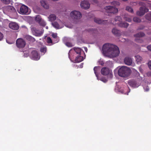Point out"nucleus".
<instances>
[{
	"label": "nucleus",
	"mask_w": 151,
	"mask_h": 151,
	"mask_svg": "<svg viewBox=\"0 0 151 151\" xmlns=\"http://www.w3.org/2000/svg\"><path fill=\"white\" fill-rule=\"evenodd\" d=\"M103 52L110 57H115L119 55L120 51L118 47L113 44L106 43L102 47Z\"/></svg>",
	"instance_id": "nucleus-1"
},
{
	"label": "nucleus",
	"mask_w": 151,
	"mask_h": 151,
	"mask_svg": "<svg viewBox=\"0 0 151 151\" xmlns=\"http://www.w3.org/2000/svg\"><path fill=\"white\" fill-rule=\"evenodd\" d=\"M131 70L126 66H123L120 68L118 72L119 75L123 77H127L130 74Z\"/></svg>",
	"instance_id": "nucleus-2"
},
{
	"label": "nucleus",
	"mask_w": 151,
	"mask_h": 151,
	"mask_svg": "<svg viewBox=\"0 0 151 151\" xmlns=\"http://www.w3.org/2000/svg\"><path fill=\"white\" fill-rule=\"evenodd\" d=\"M70 15L72 18L74 19H80L82 17V14L79 12L73 11L70 13Z\"/></svg>",
	"instance_id": "nucleus-3"
},
{
	"label": "nucleus",
	"mask_w": 151,
	"mask_h": 151,
	"mask_svg": "<svg viewBox=\"0 0 151 151\" xmlns=\"http://www.w3.org/2000/svg\"><path fill=\"white\" fill-rule=\"evenodd\" d=\"M16 44L18 48H22L25 46L26 42L23 39L21 38H19L16 40Z\"/></svg>",
	"instance_id": "nucleus-4"
},
{
	"label": "nucleus",
	"mask_w": 151,
	"mask_h": 151,
	"mask_svg": "<svg viewBox=\"0 0 151 151\" xmlns=\"http://www.w3.org/2000/svg\"><path fill=\"white\" fill-rule=\"evenodd\" d=\"M104 9L107 11V12L115 14L118 12V9L113 6H107L105 7Z\"/></svg>",
	"instance_id": "nucleus-5"
},
{
	"label": "nucleus",
	"mask_w": 151,
	"mask_h": 151,
	"mask_svg": "<svg viewBox=\"0 0 151 151\" xmlns=\"http://www.w3.org/2000/svg\"><path fill=\"white\" fill-rule=\"evenodd\" d=\"M148 11V9L146 7H141L139 8V11H137L136 14L137 15L141 16L144 15Z\"/></svg>",
	"instance_id": "nucleus-6"
},
{
	"label": "nucleus",
	"mask_w": 151,
	"mask_h": 151,
	"mask_svg": "<svg viewBox=\"0 0 151 151\" xmlns=\"http://www.w3.org/2000/svg\"><path fill=\"white\" fill-rule=\"evenodd\" d=\"M30 57L32 59L34 60H38L39 59L40 56L37 51L33 50L32 52L30 55Z\"/></svg>",
	"instance_id": "nucleus-7"
},
{
	"label": "nucleus",
	"mask_w": 151,
	"mask_h": 151,
	"mask_svg": "<svg viewBox=\"0 0 151 151\" xmlns=\"http://www.w3.org/2000/svg\"><path fill=\"white\" fill-rule=\"evenodd\" d=\"M32 31L33 34L37 37H40L42 36L44 32L43 30L40 31L37 29L35 27L32 28Z\"/></svg>",
	"instance_id": "nucleus-8"
},
{
	"label": "nucleus",
	"mask_w": 151,
	"mask_h": 151,
	"mask_svg": "<svg viewBox=\"0 0 151 151\" xmlns=\"http://www.w3.org/2000/svg\"><path fill=\"white\" fill-rule=\"evenodd\" d=\"M28 11V7L24 5H22L20 9L19 13L21 14H28L27 13Z\"/></svg>",
	"instance_id": "nucleus-9"
},
{
	"label": "nucleus",
	"mask_w": 151,
	"mask_h": 151,
	"mask_svg": "<svg viewBox=\"0 0 151 151\" xmlns=\"http://www.w3.org/2000/svg\"><path fill=\"white\" fill-rule=\"evenodd\" d=\"M9 27L14 30H17L19 29V26L17 23L14 22H11L9 25Z\"/></svg>",
	"instance_id": "nucleus-10"
},
{
	"label": "nucleus",
	"mask_w": 151,
	"mask_h": 151,
	"mask_svg": "<svg viewBox=\"0 0 151 151\" xmlns=\"http://www.w3.org/2000/svg\"><path fill=\"white\" fill-rule=\"evenodd\" d=\"M81 8L85 9H88L90 7V4L87 1H82L80 4Z\"/></svg>",
	"instance_id": "nucleus-11"
},
{
	"label": "nucleus",
	"mask_w": 151,
	"mask_h": 151,
	"mask_svg": "<svg viewBox=\"0 0 151 151\" xmlns=\"http://www.w3.org/2000/svg\"><path fill=\"white\" fill-rule=\"evenodd\" d=\"M132 59L129 57H126L124 60V62L125 64L128 65H131L132 63Z\"/></svg>",
	"instance_id": "nucleus-12"
},
{
	"label": "nucleus",
	"mask_w": 151,
	"mask_h": 151,
	"mask_svg": "<svg viewBox=\"0 0 151 151\" xmlns=\"http://www.w3.org/2000/svg\"><path fill=\"white\" fill-rule=\"evenodd\" d=\"M101 74L104 75H107L109 73V70L107 67L103 68L101 70Z\"/></svg>",
	"instance_id": "nucleus-13"
},
{
	"label": "nucleus",
	"mask_w": 151,
	"mask_h": 151,
	"mask_svg": "<svg viewBox=\"0 0 151 151\" xmlns=\"http://www.w3.org/2000/svg\"><path fill=\"white\" fill-rule=\"evenodd\" d=\"M94 21L95 22L99 24H105L107 22V20H102L96 18H94Z\"/></svg>",
	"instance_id": "nucleus-14"
},
{
	"label": "nucleus",
	"mask_w": 151,
	"mask_h": 151,
	"mask_svg": "<svg viewBox=\"0 0 151 151\" xmlns=\"http://www.w3.org/2000/svg\"><path fill=\"white\" fill-rule=\"evenodd\" d=\"M24 38L27 40L31 43L34 42L35 41V39L34 38L29 35L25 36Z\"/></svg>",
	"instance_id": "nucleus-15"
},
{
	"label": "nucleus",
	"mask_w": 151,
	"mask_h": 151,
	"mask_svg": "<svg viewBox=\"0 0 151 151\" xmlns=\"http://www.w3.org/2000/svg\"><path fill=\"white\" fill-rule=\"evenodd\" d=\"M128 84L130 86L134 88L138 87L139 86L137 85L136 81L134 80H129L128 81Z\"/></svg>",
	"instance_id": "nucleus-16"
},
{
	"label": "nucleus",
	"mask_w": 151,
	"mask_h": 151,
	"mask_svg": "<svg viewBox=\"0 0 151 151\" xmlns=\"http://www.w3.org/2000/svg\"><path fill=\"white\" fill-rule=\"evenodd\" d=\"M112 32L115 36H119L121 35L119 31L116 28H114L112 30Z\"/></svg>",
	"instance_id": "nucleus-17"
},
{
	"label": "nucleus",
	"mask_w": 151,
	"mask_h": 151,
	"mask_svg": "<svg viewBox=\"0 0 151 151\" xmlns=\"http://www.w3.org/2000/svg\"><path fill=\"white\" fill-rule=\"evenodd\" d=\"M145 34L143 32H139L134 35L135 37L140 38L144 37L145 36Z\"/></svg>",
	"instance_id": "nucleus-18"
},
{
	"label": "nucleus",
	"mask_w": 151,
	"mask_h": 151,
	"mask_svg": "<svg viewBox=\"0 0 151 151\" xmlns=\"http://www.w3.org/2000/svg\"><path fill=\"white\" fill-rule=\"evenodd\" d=\"M83 60V57L81 55H78L76 58L75 61L76 63H79L82 61Z\"/></svg>",
	"instance_id": "nucleus-19"
},
{
	"label": "nucleus",
	"mask_w": 151,
	"mask_h": 151,
	"mask_svg": "<svg viewBox=\"0 0 151 151\" xmlns=\"http://www.w3.org/2000/svg\"><path fill=\"white\" fill-rule=\"evenodd\" d=\"M42 6L45 8L47 9L49 8V6L45 1L42 0L40 1Z\"/></svg>",
	"instance_id": "nucleus-20"
},
{
	"label": "nucleus",
	"mask_w": 151,
	"mask_h": 151,
	"mask_svg": "<svg viewBox=\"0 0 151 151\" xmlns=\"http://www.w3.org/2000/svg\"><path fill=\"white\" fill-rule=\"evenodd\" d=\"M119 27L125 28H127L129 26V24L126 22H121L118 24Z\"/></svg>",
	"instance_id": "nucleus-21"
},
{
	"label": "nucleus",
	"mask_w": 151,
	"mask_h": 151,
	"mask_svg": "<svg viewBox=\"0 0 151 151\" xmlns=\"http://www.w3.org/2000/svg\"><path fill=\"white\" fill-rule=\"evenodd\" d=\"M49 20L51 21H52L55 20L56 18V15L54 14H50L49 17Z\"/></svg>",
	"instance_id": "nucleus-22"
},
{
	"label": "nucleus",
	"mask_w": 151,
	"mask_h": 151,
	"mask_svg": "<svg viewBox=\"0 0 151 151\" xmlns=\"http://www.w3.org/2000/svg\"><path fill=\"white\" fill-rule=\"evenodd\" d=\"M74 50L76 54H78V55H81V49L79 48H76L75 47L74 48Z\"/></svg>",
	"instance_id": "nucleus-23"
},
{
	"label": "nucleus",
	"mask_w": 151,
	"mask_h": 151,
	"mask_svg": "<svg viewBox=\"0 0 151 151\" xmlns=\"http://www.w3.org/2000/svg\"><path fill=\"white\" fill-rule=\"evenodd\" d=\"M136 59V61L138 63L142 61V58L139 55H137L135 56Z\"/></svg>",
	"instance_id": "nucleus-24"
},
{
	"label": "nucleus",
	"mask_w": 151,
	"mask_h": 151,
	"mask_svg": "<svg viewBox=\"0 0 151 151\" xmlns=\"http://www.w3.org/2000/svg\"><path fill=\"white\" fill-rule=\"evenodd\" d=\"M145 19L148 21L151 22V13H148L146 15Z\"/></svg>",
	"instance_id": "nucleus-25"
},
{
	"label": "nucleus",
	"mask_w": 151,
	"mask_h": 151,
	"mask_svg": "<svg viewBox=\"0 0 151 151\" xmlns=\"http://www.w3.org/2000/svg\"><path fill=\"white\" fill-rule=\"evenodd\" d=\"M7 9L9 11L15 12V8L12 6H9L7 7Z\"/></svg>",
	"instance_id": "nucleus-26"
},
{
	"label": "nucleus",
	"mask_w": 151,
	"mask_h": 151,
	"mask_svg": "<svg viewBox=\"0 0 151 151\" xmlns=\"http://www.w3.org/2000/svg\"><path fill=\"white\" fill-rule=\"evenodd\" d=\"M52 24L53 26L55 28L57 29H59V25L57 22H52Z\"/></svg>",
	"instance_id": "nucleus-27"
},
{
	"label": "nucleus",
	"mask_w": 151,
	"mask_h": 151,
	"mask_svg": "<svg viewBox=\"0 0 151 151\" xmlns=\"http://www.w3.org/2000/svg\"><path fill=\"white\" fill-rule=\"evenodd\" d=\"M42 19L40 16L39 15H37L35 17V19L36 22H39Z\"/></svg>",
	"instance_id": "nucleus-28"
},
{
	"label": "nucleus",
	"mask_w": 151,
	"mask_h": 151,
	"mask_svg": "<svg viewBox=\"0 0 151 151\" xmlns=\"http://www.w3.org/2000/svg\"><path fill=\"white\" fill-rule=\"evenodd\" d=\"M128 88V87L127 86H126L124 89H121L120 90V91H121L122 93L126 94L127 93L126 90H127Z\"/></svg>",
	"instance_id": "nucleus-29"
},
{
	"label": "nucleus",
	"mask_w": 151,
	"mask_h": 151,
	"mask_svg": "<svg viewBox=\"0 0 151 151\" xmlns=\"http://www.w3.org/2000/svg\"><path fill=\"white\" fill-rule=\"evenodd\" d=\"M39 24L43 27H45L46 25V23L45 22L43 19H42L38 22Z\"/></svg>",
	"instance_id": "nucleus-30"
},
{
	"label": "nucleus",
	"mask_w": 151,
	"mask_h": 151,
	"mask_svg": "<svg viewBox=\"0 0 151 151\" xmlns=\"http://www.w3.org/2000/svg\"><path fill=\"white\" fill-rule=\"evenodd\" d=\"M133 20L134 22L139 23L141 22V20L139 18L137 17H134L133 18Z\"/></svg>",
	"instance_id": "nucleus-31"
},
{
	"label": "nucleus",
	"mask_w": 151,
	"mask_h": 151,
	"mask_svg": "<svg viewBox=\"0 0 151 151\" xmlns=\"http://www.w3.org/2000/svg\"><path fill=\"white\" fill-rule=\"evenodd\" d=\"M126 9L127 11L131 13H132L133 12V10L132 8L129 6H127Z\"/></svg>",
	"instance_id": "nucleus-32"
},
{
	"label": "nucleus",
	"mask_w": 151,
	"mask_h": 151,
	"mask_svg": "<svg viewBox=\"0 0 151 151\" xmlns=\"http://www.w3.org/2000/svg\"><path fill=\"white\" fill-rule=\"evenodd\" d=\"M47 50V48L46 47H43L41 48L40 51L41 52H43L45 54Z\"/></svg>",
	"instance_id": "nucleus-33"
},
{
	"label": "nucleus",
	"mask_w": 151,
	"mask_h": 151,
	"mask_svg": "<svg viewBox=\"0 0 151 151\" xmlns=\"http://www.w3.org/2000/svg\"><path fill=\"white\" fill-rule=\"evenodd\" d=\"M98 68V67L95 66L94 67L93 69L94 73L95 74V75H96V77H98V74L97 72Z\"/></svg>",
	"instance_id": "nucleus-34"
},
{
	"label": "nucleus",
	"mask_w": 151,
	"mask_h": 151,
	"mask_svg": "<svg viewBox=\"0 0 151 151\" xmlns=\"http://www.w3.org/2000/svg\"><path fill=\"white\" fill-rule=\"evenodd\" d=\"M65 44L67 46L69 47H71L74 46L72 43L70 42H67Z\"/></svg>",
	"instance_id": "nucleus-35"
},
{
	"label": "nucleus",
	"mask_w": 151,
	"mask_h": 151,
	"mask_svg": "<svg viewBox=\"0 0 151 151\" xmlns=\"http://www.w3.org/2000/svg\"><path fill=\"white\" fill-rule=\"evenodd\" d=\"M2 2L5 4H9L10 3V0H1Z\"/></svg>",
	"instance_id": "nucleus-36"
},
{
	"label": "nucleus",
	"mask_w": 151,
	"mask_h": 151,
	"mask_svg": "<svg viewBox=\"0 0 151 151\" xmlns=\"http://www.w3.org/2000/svg\"><path fill=\"white\" fill-rule=\"evenodd\" d=\"M52 37L55 39H56L58 37L57 34L56 33H52Z\"/></svg>",
	"instance_id": "nucleus-37"
},
{
	"label": "nucleus",
	"mask_w": 151,
	"mask_h": 151,
	"mask_svg": "<svg viewBox=\"0 0 151 151\" xmlns=\"http://www.w3.org/2000/svg\"><path fill=\"white\" fill-rule=\"evenodd\" d=\"M47 42L48 43H52V40L50 37H48L47 38Z\"/></svg>",
	"instance_id": "nucleus-38"
},
{
	"label": "nucleus",
	"mask_w": 151,
	"mask_h": 151,
	"mask_svg": "<svg viewBox=\"0 0 151 151\" xmlns=\"http://www.w3.org/2000/svg\"><path fill=\"white\" fill-rule=\"evenodd\" d=\"M115 19L116 21H120L121 20V18L120 16H117L115 18Z\"/></svg>",
	"instance_id": "nucleus-39"
},
{
	"label": "nucleus",
	"mask_w": 151,
	"mask_h": 151,
	"mask_svg": "<svg viewBox=\"0 0 151 151\" xmlns=\"http://www.w3.org/2000/svg\"><path fill=\"white\" fill-rule=\"evenodd\" d=\"M100 80L104 83H106L107 81V80L104 78H101Z\"/></svg>",
	"instance_id": "nucleus-40"
},
{
	"label": "nucleus",
	"mask_w": 151,
	"mask_h": 151,
	"mask_svg": "<svg viewBox=\"0 0 151 151\" xmlns=\"http://www.w3.org/2000/svg\"><path fill=\"white\" fill-rule=\"evenodd\" d=\"M125 20L126 21L128 22H131L132 21V19H131V18H128V17L126 18H125Z\"/></svg>",
	"instance_id": "nucleus-41"
},
{
	"label": "nucleus",
	"mask_w": 151,
	"mask_h": 151,
	"mask_svg": "<svg viewBox=\"0 0 151 151\" xmlns=\"http://www.w3.org/2000/svg\"><path fill=\"white\" fill-rule=\"evenodd\" d=\"M4 36L2 33L0 32V41L3 38Z\"/></svg>",
	"instance_id": "nucleus-42"
},
{
	"label": "nucleus",
	"mask_w": 151,
	"mask_h": 151,
	"mask_svg": "<svg viewBox=\"0 0 151 151\" xmlns=\"http://www.w3.org/2000/svg\"><path fill=\"white\" fill-rule=\"evenodd\" d=\"M148 65L150 69L151 70V61H150L148 62Z\"/></svg>",
	"instance_id": "nucleus-43"
},
{
	"label": "nucleus",
	"mask_w": 151,
	"mask_h": 151,
	"mask_svg": "<svg viewBox=\"0 0 151 151\" xmlns=\"http://www.w3.org/2000/svg\"><path fill=\"white\" fill-rule=\"evenodd\" d=\"M147 47L148 50L151 51V45H148Z\"/></svg>",
	"instance_id": "nucleus-44"
},
{
	"label": "nucleus",
	"mask_w": 151,
	"mask_h": 151,
	"mask_svg": "<svg viewBox=\"0 0 151 151\" xmlns=\"http://www.w3.org/2000/svg\"><path fill=\"white\" fill-rule=\"evenodd\" d=\"M29 56V54L27 53H25L24 54V56L25 57H27Z\"/></svg>",
	"instance_id": "nucleus-45"
},
{
	"label": "nucleus",
	"mask_w": 151,
	"mask_h": 151,
	"mask_svg": "<svg viewBox=\"0 0 151 151\" xmlns=\"http://www.w3.org/2000/svg\"><path fill=\"white\" fill-rule=\"evenodd\" d=\"M135 40L136 41V42H142V40H137V39H136Z\"/></svg>",
	"instance_id": "nucleus-46"
},
{
	"label": "nucleus",
	"mask_w": 151,
	"mask_h": 151,
	"mask_svg": "<svg viewBox=\"0 0 151 151\" xmlns=\"http://www.w3.org/2000/svg\"><path fill=\"white\" fill-rule=\"evenodd\" d=\"M147 75L148 76H151V72H148L147 73Z\"/></svg>",
	"instance_id": "nucleus-47"
},
{
	"label": "nucleus",
	"mask_w": 151,
	"mask_h": 151,
	"mask_svg": "<svg viewBox=\"0 0 151 151\" xmlns=\"http://www.w3.org/2000/svg\"><path fill=\"white\" fill-rule=\"evenodd\" d=\"M149 90V88H147L146 89V91H148Z\"/></svg>",
	"instance_id": "nucleus-48"
},
{
	"label": "nucleus",
	"mask_w": 151,
	"mask_h": 151,
	"mask_svg": "<svg viewBox=\"0 0 151 151\" xmlns=\"http://www.w3.org/2000/svg\"><path fill=\"white\" fill-rule=\"evenodd\" d=\"M139 69V70H140V72H142V69H141L140 68Z\"/></svg>",
	"instance_id": "nucleus-49"
},
{
	"label": "nucleus",
	"mask_w": 151,
	"mask_h": 151,
	"mask_svg": "<svg viewBox=\"0 0 151 151\" xmlns=\"http://www.w3.org/2000/svg\"><path fill=\"white\" fill-rule=\"evenodd\" d=\"M90 30L91 31H93V29H90Z\"/></svg>",
	"instance_id": "nucleus-50"
},
{
	"label": "nucleus",
	"mask_w": 151,
	"mask_h": 151,
	"mask_svg": "<svg viewBox=\"0 0 151 151\" xmlns=\"http://www.w3.org/2000/svg\"><path fill=\"white\" fill-rule=\"evenodd\" d=\"M46 29H48V27L47 26V27H46Z\"/></svg>",
	"instance_id": "nucleus-51"
},
{
	"label": "nucleus",
	"mask_w": 151,
	"mask_h": 151,
	"mask_svg": "<svg viewBox=\"0 0 151 151\" xmlns=\"http://www.w3.org/2000/svg\"><path fill=\"white\" fill-rule=\"evenodd\" d=\"M6 42H7V43H9V44H12V43H9V42H8L7 41H6Z\"/></svg>",
	"instance_id": "nucleus-52"
},
{
	"label": "nucleus",
	"mask_w": 151,
	"mask_h": 151,
	"mask_svg": "<svg viewBox=\"0 0 151 151\" xmlns=\"http://www.w3.org/2000/svg\"><path fill=\"white\" fill-rule=\"evenodd\" d=\"M138 29H141V28H139Z\"/></svg>",
	"instance_id": "nucleus-53"
},
{
	"label": "nucleus",
	"mask_w": 151,
	"mask_h": 151,
	"mask_svg": "<svg viewBox=\"0 0 151 151\" xmlns=\"http://www.w3.org/2000/svg\"><path fill=\"white\" fill-rule=\"evenodd\" d=\"M150 40H151V38H150Z\"/></svg>",
	"instance_id": "nucleus-54"
},
{
	"label": "nucleus",
	"mask_w": 151,
	"mask_h": 151,
	"mask_svg": "<svg viewBox=\"0 0 151 151\" xmlns=\"http://www.w3.org/2000/svg\"><path fill=\"white\" fill-rule=\"evenodd\" d=\"M127 0H124V1H126Z\"/></svg>",
	"instance_id": "nucleus-55"
},
{
	"label": "nucleus",
	"mask_w": 151,
	"mask_h": 151,
	"mask_svg": "<svg viewBox=\"0 0 151 151\" xmlns=\"http://www.w3.org/2000/svg\"><path fill=\"white\" fill-rule=\"evenodd\" d=\"M86 50H87V48H86V50L85 51H86Z\"/></svg>",
	"instance_id": "nucleus-56"
},
{
	"label": "nucleus",
	"mask_w": 151,
	"mask_h": 151,
	"mask_svg": "<svg viewBox=\"0 0 151 151\" xmlns=\"http://www.w3.org/2000/svg\"><path fill=\"white\" fill-rule=\"evenodd\" d=\"M86 50H87V48H86V50L85 51H86Z\"/></svg>",
	"instance_id": "nucleus-57"
},
{
	"label": "nucleus",
	"mask_w": 151,
	"mask_h": 151,
	"mask_svg": "<svg viewBox=\"0 0 151 151\" xmlns=\"http://www.w3.org/2000/svg\"><path fill=\"white\" fill-rule=\"evenodd\" d=\"M86 50H87V48H86V50L85 51H86Z\"/></svg>",
	"instance_id": "nucleus-58"
}]
</instances>
